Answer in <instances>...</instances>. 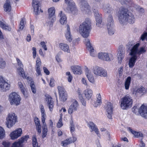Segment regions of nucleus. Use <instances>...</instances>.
Wrapping results in <instances>:
<instances>
[{
  "mask_svg": "<svg viewBox=\"0 0 147 147\" xmlns=\"http://www.w3.org/2000/svg\"><path fill=\"white\" fill-rule=\"evenodd\" d=\"M118 18L119 23L122 24H130L134 22L135 19L134 16L131 13H128V9L123 7H121L118 11Z\"/></svg>",
  "mask_w": 147,
  "mask_h": 147,
  "instance_id": "nucleus-1",
  "label": "nucleus"
},
{
  "mask_svg": "<svg viewBox=\"0 0 147 147\" xmlns=\"http://www.w3.org/2000/svg\"><path fill=\"white\" fill-rule=\"evenodd\" d=\"M91 22L89 20H86L79 26V32L84 38H87L89 35L91 29Z\"/></svg>",
  "mask_w": 147,
  "mask_h": 147,
  "instance_id": "nucleus-2",
  "label": "nucleus"
},
{
  "mask_svg": "<svg viewBox=\"0 0 147 147\" xmlns=\"http://www.w3.org/2000/svg\"><path fill=\"white\" fill-rule=\"evenodd\" d=\"M128 46L130 50L129 55L131 56H137L146 52V50L143 47H141L138 49L140 44L137 43L135 45H132L131 42H129L128 44Z\"/></svg>",
  "mask_w": 147,
  "mask_h": 147,
  "instance_id": "nucleus-3",
  "label": "nucleus"
},
{
  "mask_svg": "<svg viewBox=\"0 0 147 147\" xmlns=\"http://www.w3.org/2000/svg\"><path fill=\"white\" fill-rule=\"evenodd\" d=\"M120 107L123 109H127L131 107L133 103L132 97L129 94H127L121 98Z\"/></svg>",
  "mask_w": 147,
  "mask_h": 147,
  "instance_id": "nucleus-4",
  "label": "nucleus"
},
{
  "mask_svg": "<svg viewBox=\"0 0 147 147\" xmlns=\"http://www.w3.org/2000/svg\"><path fill=\"white\" fill-rule=\"evenodd\" d=\"M8 100L11 105L17 106L20 104L21 98L20 96L15 92H13L9 95Z\"/></svg>",
  "mask_w": 147,
  "mask_h": 147,
  "instance_id": "nucleus-5",
  "label": "nucleus"
},
{
  "mask_svg": "<svg viewBox=\"0 0 147 147\" xmlns=\"http://www.w3.org/2000/svg\"><path fill=\"white\" fill-rule=\"evenodd\" d=\"M17 121V117L14 113H9L6 118V125L8 128H10L15 124Z\"/></svg>",
  "mask_w": 147,
  "mask_h": 147,
  "instance_id": "nucleus-6",
  "label": "nucleus"
},
{
  "mask_svg": "<svg viewBox=\"0 0 147 147\" xmlns=\"http://www.w3.org/2000/svg\"><path fill=\"white\" fill-rule=\"evenodd\" d=\"M79 3L80 9L84 13L87 14L91 12L90 6L86 0H82Z\"/></svg>",
  "mask_w": 147,
  "mask_h": 147,
  "instance_id": "nucleus-7",
  "label": "nucleus"
},
{
  "mask_svg": "<svg viewBox=\"0 0 147 147\" xmlns=\"http://www.w3.org/2000/svg\"><path fill=\"white\" fill-rule=\"evenodd\" d=\"M49 13V26L51 27L52 23L54 22L56 20L55 17V10L54 7H51L48 9Z\"/></svg>",
  "mask_w": 147,
  "mask_h": 147,
  "instance_id": "nucleus-8",
  "label": "nucleus"
},
{
  "mask_svg": "<svg viewBox=\"0 0 147 147\" xmlns=\"http://www.w3.org/2000/svg\"><path fill=\"white\" fill-rule=\"evenodd\" d=\"M93 72L97 76L104 77L107 76V71L104 69L98 67H96L94 68Z\"/></svg>",
  "mask_w": 147,
  "mask_h": 147,
  "instance_id": "nucleus-9",
  "label": "nucleus"
},
{
  "mask_svg": "<svg viewBox=\"0 0 147 147\" xmlns=\"http://www.w3.org/2000/svg\"><path fill=\"white\" fill-rule=\"evenodd\" d=\"M93 12L96 19V26L100 28L103 27L104 26V24L102 22V18L98 13V10L94 9Z\"/></svg>",
  "mask_w": 147,
  "mask_h": 147,
  "instance_id": "nucleus-10",
  "label": "nucleus"
},
{
  "mask_svg": "<svg viewBox=\"0 0 147 147\" xmlns=\"http://www.w3.org/2000/svg\"><path fill=\"white\" fill-rule=\"evenodd\" d=\"M98 57L99 59L107 61H110L113 60L114 58L111 54L105 52L99 53Z\"/></svg>",
  "mask_w": 147,
  "mask_h": 147,
  "instance_id": "nucleus-11",
  "label": "nucleus"
},
{
  "mask_svg": "<svg viewBox=\"0 0 147 147\" xmlns=\"http://www.w3.org/2000/svg\"><path fill=\"white\" fill-rule=\"evenodd\" d=\"M60 100L64 102L67 99V95L65 89L63 87L59 86L57 87Z\"/></svg>",
  "mask_w": 147,
  "mask_h": 147,
  "instance_id": "nucleus-12",
  "label": "nucleus"
},
{
  "mask_svg": "<svg viewBox=\"0 0 147 147\" xmlns=\"http://www.w3.org/2000/svg\"><path fill=\"white\" fill-rule=\"evenodd\" d=\"M32 5L33 8L34 12L36 15L38 14L40 11L42 12L41 10L39 2L37 0H33Z\"/></svg>",
  "mask_w": 147,
  "mask_h": 147,
  "instance_id": "nucleus-13",
  "label": "nucleus"
},
{
  "mask_svg": "<svg viewBox=\"0 0 147 147\" xmlns=\"http://www.w3.org/2000/svg\"><path fill=\"white\" fill-rule=\"evenodd\" d=\"M10 85L6 82L3 77L0 76V90L5 91L9 89Z\"/></svg>",
  "mask_w": 147,
  "mask_h": 147,
  "instance_id": "nucleus-14",
  "label": "nucleus"
},
{
  "mask_svg": "<svg viewBox=\"0 0 147 147\" xmlns=\"http://www.w3.org/2000/svg\"><path fill=\"white\" fill-rule=\"evenodd\" d=\"M40 109L41 113L42 115V122L43 123L42 125V129H47V127L46 123H45V120L46 118V115L45 113V110L44 106L42 105H40L39 106Z\"/></svg>",
  "mask_w": 147,
  "mask_h": 147,
  "instance_id": "nucleus-15",
  "label": "nucleus"
},
{
  "mask_svg": "<svg viewBox=\"0 0 147 147\" xmlns=\"http://www.w3.org/2000/svg\"><path fill=\"white\" fill-rule=\"evenodd\" d=\"M105 109L107 112L106 115L108 118L109 119H111L113 113L112 104L110 102H107L105 106Z\"/></svg>",
  "mask_w": 147,
  "mask_h": 147,
  "instance_id": "nucleus-16",
  "label": "nucleus"
},
{
  "mask_svg": "<svg viewBox=\"0 0 147 147\" xmlns=\"http://www.w3.org/2000/svg\"><path fill=\"white\" fill-rule=\"evenodd\" d=\"M85 43L87 46V48L90 53V55L93 57L96 56V53L93 47L90 42L88 39H85Z\"/></svg>",
  "mask_w": 147,
  "mask_h": 147,
  "instance_id": "nucleus-17",
  "label": "nucleus"
},
{
  "mask_svg": "<svg viewBox=\"0 0 147 147\" xmlns=\"http://www.w3.org/2000/svg\"><path fill=\"white\" fill-rule=\"evenodd\" d=\"M78 106V101L76 100L74 101L69 107L68 110V113L71 114L77 111Z\"/></svg>",
  "mask_w": 147,
  "mask_h": 147,
  "instance_id": "nucleus-18",
  "label": "nucleus"
},
{
  "mask_svg": "<svg viewBox=\"0 0 147 147\" xmlns=\"http://www.w3.org/2000/svg\"><path fill=\"white\" fill-rule=\"evenodd\" d=\"M146 89L142 86L140 87L138 89H134L132 94L137 96L142 95L146 92Z\"/></svg>",
  "mask_w": 147,
  "mask_h": 147,
  "instance_id": "nucleus-19",
  "label": "nucleus"
},
{
  "mask_svg": "<svg viewBox=\"0 0 147 147\" xmlns=\"http://www.w3.org/2000/svg\"><path fill=\"white\" fill-rule=\"evenodd\" d=\"M139 113L142 117L147 119V107L142 105L138 109Z\"/></svg>",
  "mask_w": 147,
  "mask_h": 147,
  "instance_id": "nucleus-20",
  "label": "nucleus"
},
{
  "mask_svg": "<svg viewBox=\"0 0 147 147\" xmlns=\"http://www.w3.org/2000/svg\"><path fill=\"white\" fill-rule=\"evenodd\" d=\"M118 52V53L117 54L118 61L119 63L121 64L125 56L124 49L121 47H119Z\"/></svg>",
  "mask_w": 147,
  "mask_h": 147,
  "instance_id": "nucleus-21",
  "label": "nucleus"
},
{
  "mask_svg": "<svg viewBox=\"0 0 147 147\" xmlns=\"http://www.w3.org/2000/svg\"><path fill=\"white\" fill-rule=\"evenodd\" d=\"M22 134V130L19 128L11 132L9 134L11 138H18L20 137Z\"/></svg>",
  "mask_w": 147,
  "mask_h": 147,
  "instance_id": "nucleus-22",
  "label": "nucleus"
},
{
  "mask_svg": "<svg viewBox=\"0 0 147 147\" xmlns=\"http://www.w3.org/2000/svg\"><path fill=\"white\" fill-rule=\"evenodd\" d=\"M88 126L90 131H94L97 134L98 137H100V134L98 129L96 125L92 122H90L88 123Z\"/></svg>",
  "mask_w": 147,
  "mask_h": 147,
  "instance_id": "nucleus-23",
  "label": "nucleus"
},
{
  "mask_svg": "<svg viewBox=\"0 0 147 147\" xmlns=\"http://www.w3.org/2000/svg\"><path fill=\"white\" fill-rule=\"evenodd\" d=\"M127 129L129 133L134 135V137L138 138L144 137L143 134L141 131H136L130 127H127Z\"/></svg>",
  "mask_w": 147,
  "mask_h": 147,
  "instance_id": "nucleus-24",
  "label": "nucleus"
},
{
  "mask_svg": "<svg viewBox=\"0 0 147 147\" xmlns=\"http://www.w3.org/2000/svg\"><path fill=\"white\" fill-rule=\"evenodd\" d=\"M45 100L48 104L49 108L51 111H52L53 107V102L52 98L50 95H45Z\"/></svg>",
  "mask_w": 147,
  "mask_h": 147,
  "instance_id": "nucleus-25",
  "label": "nucleus"
},
{
  "mask_svg": "<svg viewBox=\"0 0 147 147\" xmlns=\"http://www.w3.org/2000/svg\"><path fill=\"white\" fill-rule=\"evenodd\" d=\"M58 17L60 18L59 22L62 25L65 24L67 22V17L65 14L62 11H60Z\"/></svg>",
  "mask_w": 147,
  "mask_h": 147,
  "instance_id": "nucleus-26",
  "label": "nucleus"
},
{
  "mask_svg": "<svg viewBox=\"0 0 147 147\" xmlns=\"http://www.w3.org/2000/svg\"><path fill=\"white\" fill-rule=\"evenodd\" d=\"M85 71L89 81L91 83H94V77L91 71L88 68L86 67L85 69Z\"/></svg>",
  "mask_w": 147,
  "mask_h": 147,
  "instance_id": "nucleus-27",
  "label": "nucleus"
},
{
  "mask_svg": "<svg viewBox=\"0 0 147 147\" xmlns=\"http://www.w3.org/2000/svg\"><path fill=\"white\" fill-rule=\"evenodd\" d=\"M27 141V138H21L18 142L13 143L12 147H23V143L26 142Z\"/></svg>",
  "mask_w": 147,
  "mask_h": 147,
  "instance_id": "nucleus-28",
  "label": "nucleus"
},
{
  "mask_svg": "<svg viewBox=\"0 0 147 147\" xmlns=\"http://www.w3.org/2000/svg\"><path fill=\"white\" fill-rule=\"evenodd\" d=\"M71 68L74 74H79L82 73L81 67L78 65L72 66Z\"/></svg>",
  "mask_w": 147,
  "mask_h": 147,
  "instance_id": "nucleus-29",
  "label": "nucleus"
},
{
  "mask_svg": "<svg viewBox=\"0 0 147 147\" xmlns=\"http://www.w3.org/2000/svg\"><path fill=\"white\" fill-rule=\"evenodd\" d=\"M41 62L40 58H37L36 61V71L37 74L36 76H39L41 75V73L40 70V67L41 64Z\"/></svg>",
  "mask_w": 147,
  "mask_h": 147,
  "instance_id": "nucleus-30",
  "label": "nucleus"
},
{
  "mask_svg": "<svg viewBox=\"0 0 147 147\" xmlns=\"http://www.w3.org/2000/svg\"><path fill=\"white\" fill-rule=\"evenodd\" d=\"M107 28L114 27L113 20L112 16L111 15H110L108 17L107 23Z\"/></svg>",
  "mask_w": 147,
  "mask_h": 147,
  "instance_id": "nucleus-31",
  "label": "nucleus"
},
{
  "mask_svg": "<svg viewBox=\"0 0 147 147\" xmlns=\"http://www.w3.org/2000/svg\"><path fill=\"white\" fill-rule=\"evenodd\" d=\"M67 30L65 34V37L66 39L69 42H71L72 40V36L71 35L70 29L69 26L67 24L66 25Z\"/></svg>",
  "mask_w": 147,
  "mask_h": 147,
  "instance_id": "nucleus-32",
  "label": "nucleus"
},
{
  "mask_svg": "<svg viewBox=\"0 0 147 147\" xmlns=\"http://www.w3.org/2000/svg\"><path fill=\"white\" fill-rule=\"evenodd\" d=\"M76 140V138H67V139L64 141L61 142V144L63 146H66L67 145L74 142Z\"/></svg>",
  "mask_w": 147,
  "mask_h": 147,
  "instance_id": "nucleus-33",
  "label": "nucleus"
},
{
  "mask_svg": "<svg viewBox=\"0 0 147 147\" xmlns=\"http://www.w3.org/2000/svg\"><path fill=\"white\" fill-rule=\"evenodd\" d=\"M84 93L86 98L87 99L89 100L92 96L93 91L91 89L87 88L84 91Z\"/></svg>",
  "mask_w": 147,
  "mask_h": 147,
  "instance_id": "nucleus-34",
  "label": "nucleus"
},
{
  "mask_svg": "<svg viewBox=\"0 0 147 147\" xmlns=\"http://www.w3.org/2000/svg\"><path fill=\"white\" fill-rule=\"evenodd\" d=\"M60 48L65 52L69 53V49L68 45L66 44L61 43L59 45Z\"/></svg>",
  "mask_w": 147,
  "mask_h": 147,
  "instance_id": "nucleus-35",
  "label": "nucleus"
},
{
  "mask_svg": "<svg viewBox=\"0 0 147 147\" xmlns=\"http://www.w3.org/2000/svg\"><path fill=\"white\" fill-rule=\"evenodd\" d=\"M34 120L36 130L39 133H40L41 129L40 120L37 117L35 118Z\"/></svg>",
  "mask_w": 147,
  "mask_h": 147,
  "instance_id": "nucleus-36",
  "label": "nucleus"
},
{
  "mask_svg": "<svg viewBox=\"0 0 147 147\" xmlns=\"http://www.w3.org/2000/svg\"><path fill=\"white\" fill-rule=\"evenodd\" d=\"M4 9L5 11L9 12L11 9L10 2L9 0H7L4 5Z\"/></svg>",
  "mask_w": 147,
  "mask_h": 147,
  "instance_id": "nucleus-37",
  "label": "nucleus"
},
{
  "mask_svg": "<svg viewBox=\"0 0 147 147\" xmlns=\"http://www.w3.org/2000/svg\"><path fill=\"white\" fill-rule=\"evenodd\" d=\"M23 67H17L16 71L17 73L20 76H21L23 78H26L25 72Z\"/></svg>",
  "mask_w": 147,
  "mask_h": 147,
  "instance_id": "nucleus-38",
  "label": "nucleus"
},
{
  "mask_svg": "<svg viewBox=\"0 0 147 147\" xmlns=\"http://www.w3.org/2000/svg\"><path fill=\"white\" fill-rule=\"evenodd\" d=\"M0 27L2 28L3 29L8 31H10L11 28L6 24L5 21L3 20H0Z\"/></svg>",
  "mask_w": 147,
  "mask_h": 147,
  "instance_id": "nucleus-39",
  "label": "nucleus"
},
{
  "mask_svg": "<svg viewBox=\"0 0 147 147\" xmlns=\"http://www.w3.org/2000/svg\"><path fill=\"white\" fill-rule=\"evenodd\" d=\"M67 8L72 14L76 15L77 13L78 10L75 4L69 6Z\"/></svg>",
  "mask_w": 147,
  "mask_h": 147,
  "instance_id": "nucleus-40",
  "label": "nucleus"
},
{
  "mask_svg": "<svg viewBox=\"0 0 147 147\" xmlns=\"http://www.w3.org/2000/svg\"><path fill=\"white\" fill-rule=\"evenodd\" d=\"M137 59V56H131L129 60V66L130 67H133Z\"/></svg>",
  "mask_w": 147,
  "mask_h": 147,
  "instance_id": "nucleus-41",
  "label": "nucleus"
},
{
  "mask_svg": "<svg viewBox=\"0 0 147 147\" xmlns=\"http://www.w3.org/2000/svg\"><path fill=\"white\" fill-rule=\"evenodd\" d=\"M18 84L19 87L20 89V90L22 93L23 94V95H24L25 97H27L28 96V94H27V92H25V88L22 83L19 82H18Z\"/></svg>",
  "mask_w": 147,
  "mask_h": 147,
  "instance_id": "nucleus-42",
  "label": "nucleus"
},
{
  "mask_svg": "<svg viewBox=\"0 0 147 147\" xmlns=\"http://www.w3.org/2000/svg\"><path fill=\"white\" fill-rule=\"evenodd\" d=\"M102 8L107 13H111L112 11V9L110 7V5L108 4H104Z\"/></svg>",
  "mask_w": 147,
  "mask_h": 147,
  "instance_id": "nucleus-43",
  "label": "nucleus"
},
{
  "mask_svg": "<svg viewBox=\"0 0 147 147\" xmlns=\"http://www.w3.org/2000/svg\"><path fill=\"white\" fill-rule=\"evenodd\" d=\"M78 95L79 98L82 104V105L84 106H86V101L85 99H84L82 96V93L80 90H78Z\"/></svg>",
  "mask_w": 147,
  "mask_h": 147,
  "instance_id": "nucleus-44",
  "label": "nucleus"
},
{
  "mask_svg": "<svg viewBox=\"0 0 147 147\" xmlns=\"http://www.w3.org/2000/svg\"><path fill=\"white\" fill-rule=\"evenodd\" d=\"M131 78L130 77L127 78L125 83V88L126 90H128L129 88V85L131 83Z\"/></svg>",
  "mask_w": 147,
  "mask_h": 147,
  "instance_id": "nucleus-45",
  "label": "nucleus"
},
{
  "mask_svg": "<svg viewBox=\"0 0 147 147\" xmlns=\"http://www.w3.org/2000/svg\"><path fill=\"white\" fill-rule=\"evenodd\" d=\"M96 96L97 100L95 104V106L96 107H97V106L100 105L102 103L101 95L100 94H98Z\"/></svg>",
  "mask_w": 147,
  "mask_h": 147,
  "instance_id": "nucleus-46",
  "label": "nucleus"
},
{
  "mask_svg": "<svg viewBox=\"0 0 147 147\" xmlns=\"http://www.w3.org/2000/svg\"><path fill=\"white\" fill-rule=\"evenodd\" d=\"M132 6L135 8L136 10L138 11L139 12H143L144 11L143 9L141 8L139 5H137L133 4L132 5Z\"/></svg>",
  "mask_w": 147,
  "mask_h": 147,
  "instance_id": "nucleus-47",
  "label": "nucleus"
},
{
  "mask_svg": "<svg viewBox=\"0 0 147 147\" xmlns=\"http://www.w3.org/2000/svg\"><path fill=\"white\" fill-rule=\"evenodd\" d=\"M5 137V130L2 127L0 126V138H3Z\"/></svg>",
  "mask_w": 147,
  "mask_h": 147,
  "instance_id": "nucleus-48",
  "label": "nucleus"
},
{
  "mask_svg": "<svg viewBox=\"0 0 147 147\" xmlns=\"http://www.w3.org/2000/svg\"><path fill=\"white\" fill-rule=\"evenodd\" d=\"M6 66V63L2 58H0V68H4Z\"/></svg>",
  "mask_w": 147,
  "mask_h": 147,
  "instance_id": "nucleus-49",
  "label": "nucleus"
},
{
  "mask_svg": "<svg viewBox=\"0 0 147 147\" xmlns=\"http://www.w3.org/2000/svg\"><path fill=\"white\" fill-rule=\"evenodd\" d=\"M30 86L31 90L32 92L34 94L36 93V89L35 86L34 84V82H31L30 84Z\"/></svg>",
  "mask_w": 147,
  "mask_h": 147,
  "instance_id": "nucleus-50",
  "label": "nucleus"
},
{
  "mask_svg": "<svg viewBox=\"0 0 147 147\" xmlns=\"http://www.w3.org/2000/svg\"><path fill=\"white\" fill-rule=\"evenodd\" d=\"M65 3L67 5V8L69 6L73 5L75 3L72 0H65Z\"/></svg>",
  "mask_w": 147,
  "mask_h": 147,
  "instance_id": "nucleus-51",
  "label": "nucleus"
},
{
  "mask_svg": "<svg viewBox=\"0 0 147 147\" xmlns=\"http://www.w3.org/2000/svg\"><path fill=\"white\" fill-rule=\"evenodd\" d=\"M107 29L108 33L110 35H112L114 34L115 32L114 27H111Z\"/></svg>",
  "mask_w": 147,
  "mask_h": 147,
  "instance_id": "nucleus-52",
  "label": "nucleus"
},
{
  "mask_svg": "<svg viewBox=\"0 0 147 147\" xmlns=\"http://www.w3.org/2000/svg\"><path fill=\"white\" fill-rule=\"evenodd\" d=\"M24 21L23 19H22L20 22V25H19V29L22 30L24 28Z\"/></svg>",
  "mask_w": 147,
  "mask_h": 147,
  "instance_id": "nucleus-53",
  "label": "nucleus"
},
{
  "mask_svg": "<svg viewBox=\"0 0 147 147\" xmlns=\"http://www.w3.org/2000/svg\"><path fill=\"white\" fill-rule=\"evenodd\" d=\"M32 144L33 147H40L38 146L36 138H32Z\"/></svg>",
  "mask_w": 147,
  "mask_h": 147,
  "instance_id": "nucleus-54",
  "label": "nucleus"
},
{
  "mask_svg": "<svg viewBox=\"0 0 147 147\" xmlns=\"http://www.w3.org/2000/svg\"><path fill=\"white\" fill-rule=\"evenodd\" d=\"M100 131L101 132H105L106 133V136H105V137H110V136L109 133L106 130V129L104 128H101L100 129Z\"/></svg>",
  "mask_w": 147,
  "mask_h": 147,
  "instance_id": "nucleus-55",
  "label": "nucleus"
},
{
  "mask_svg": "<svg viewBox=\"0 0 147 147\" xmlns=\"http://www.w3.org/2000/svg\"><path fill=\"white\" fill-rule=\"evenodd\" d=\"M66 74L68 76L67 78L68 81L69 82H71L72 79V75L70 74L69 72H67L66 73Z\"/></svg>",
  "mask_w": 147,
  "mask_h": 147,
  "instance_id": "nucleus-56",
  "label": "nucleus"
},
{
  "mask_svg": "<svg viewBox=\"0 0 147 147\" xmlns=\"http://www.w3.org/2000/svg\"><path fill=\"white\" fill-rule=\"evenodd\" d=\"M146 37H147V32H144L141 35L140 37V39L142 41H143Z\"/></svg>",
  "mask_w": 147,
  "mask_h": 147,
  "instance_id": "nucleus-57",
  "label": "nucleus"
},
{
  "mask_svg": "<svg viewBox=\"0 0 147 147\" xmlns=\"http://www.w3.org/2000/svg\"><path fill=\"white\" fill-rule=\"evenodd\" d=\"M123 67L121 66L119 67L118 70V74L119 76H121L123 74Z\"/></svg>",
  "mask_w": 147,
  "mask_h": 147,
  "instance_id": "nucleus-58",
  "label": "nucleus"
},
{
  "mask_svg": "<svg viewBox=\"0 0 147 147\" xmlns=\"http://www.w3.org/2000/svg\"><path fill=\"white\" fill-rule=\"evenodd\" d=\"M63 125V124L62 122V119H60L59 121L57 124V127L58 128H60Z\"/></svg>",
  "mask_w": 147,
  "mask_h": 147,
  "instance_id": "nucleus-59",
  "label": "nucleus"
},
{
  "mask_svg": "<svg viewBox=\"0 0 147 147\" xmlns=\"http://www.w3.org/2000/svg\"><path fill=\"white\" fill-rule=\"evenodd\" d=\"M40 45L42 46V48H43L44 50L46 51L47 50V48L45 42H41L40 43Z\"/></svg>",
  "mask_w": 147,
  "mask_h": 147,
  "instance_id": "nucleus-60",
  "label": "nucleus"
},
{
  "mask_svg": "<svg viewBox=\"0 0 147 147\" xmlns=\"http://www.w3.org/2000/svg\"><path fill=\"white\" fill-rule=\"evenodd\" d=\"M16 61L18 63V65L19 66V67H23V65L22 64V62L18 58H17Z\"/></svg>",
  "mask_w": 147,
  "mask_h": 147,
  "instance_id": "nucleus-61",
  "label": "nucleus"
},
{
  "mask_svg": "<svg viewBox=\"0 0 147 147\" xmlns=\"http://www.w3.org/2000/svg\"><path fill=\"white\" fill-rule=\"evenodd\" d=\"M32 50L33 51L32 54L33 57L34 58H35L36 55V49L34 47L32 48Z\"/></svg>",
  "mask_w": 147,
  "mask_h": 147,
  "instance_id": "nucleus-62",
  "label": "nucleus"
},
{
  "mask_svg": "<svg viewBox=\"0 0 147 147\" xmlns=\"http://www.w3.org/2000/svg\"><path fill=\"white\" fill-rule=\"evenodd\" d=\"M42 137L43 138L46 137V136L47 135V129H42Z\"/></svg>",
  "mask_w": 147,
  "mask_h": 147,
  "instance_id": "nucleus-63",
  "label": "nucleus"
},
{
  "mask_svg": "<svg viewBox=\"0 0 147 147\" xmlns=\"http://www.w3.org/2000/svg\"><path fill=\"white\" fill-rule=\"evenodd\" d=\"M2 144L4 147H9L10 143L8 142L4 141Z\"/></svg>",
  "mask_w": 147,
  "mask_h": 147,
  "instance_id": "nucleus-64",
  "label": "nucleus"
}]
</instances>
